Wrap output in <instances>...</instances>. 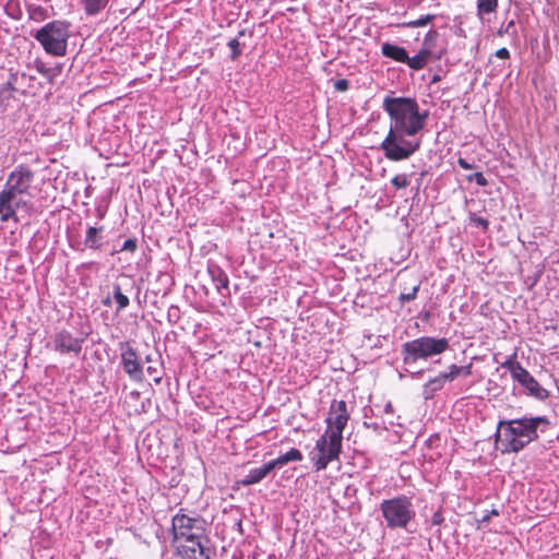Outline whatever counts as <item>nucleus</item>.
<instances>
[{
  "instance_id": "bb28decb",
  "label": "nucleus",
  "mask_w": 559,
  "mask_h": 559,
  "mask_svg": "<svg viewBox=\"0 0 559 559\" xmlns=\"http://www.w3.org/2000/svg\"><path fill=\"white\" fill-rule=\"evenodd\" d=\"M433 19H435V15L427 14V15H423L421 17H419L415 21L407 22L404 25L407 27H411V28L421 27V26L427 25L431 21H433Z\"/></svg>"
},
{
  "instance_id": "09e8293b",
  "label": "nucleus",
  "mask_w": 559,
  "mask_h": 559,
  "mask_svg": "<svg viewBox=\"0 0 559 559\" xmlns=\"http://www.w3.org/2000/svg\"><path fill=\"white\" fill-rule=\"evenodd\" d=\"M491 518V514L484 515L481 519L483 522H487Z\"/></svg>"
},
{
  "instance_id": "412c9836",
  "label": "nucleus",
  "mask_w": 559,
  "mask_h": 559,
  "mask_svg": "<svg viewBox=\"0 0 559 559\" xmlns=\"http://www.w3.org/2000/svg\"><path fill=\"white\" fill-rule=\"evenodd\" d=\"M498 0H477V16L483 17L497 11Z\"/></svg>"
},
{
  "instance_id": "dca6fc26",
  "label": "nucleus",
  "mask_w": 559,
  "mask_h": 559,
  "mask_svg": "<svg viewBox=\"0 0 559 559\" xmlns=\"http://www.w3.org/2000/svg\"><path fill=\"white\" fill-rule=\"evenodd\" d=\"M302 453L295 448H292L288 452L283 455H280L277 459L270 461L272 466L275 468H281L289 462H300L302 461Z\"/></svg>"
},
{
  "instance_id": "49530a36",
  "label": "nucleus",
  "mask_w": 559,
  "mask_h": 559,
  "mask_svg": "<svg viewBox=\"0 0 559 559\" xmlns=\"http://www.w3.org/2000/svg\"><path fill=\"white\" fill-rule=\"evenodd\" d=\"M37 70H38V72H40L44 75H46L48 73V69H46L43 63L37 67Z\"/></svg>"
},
{
  "instance_id": "e433bc0d",
  "label": "nucleus",
  "mask_w": 559,
  "mask_h": 559,
  "mask_svg": "<svg viewBox=\"0 0 559 559\" xmlns=\"http://www.w3.org/2000/svg\"><path fill=\"white\" fill-rule=\"evenodd\" d=\"M495 56L499 59H509L510 58V51L507 48H500L496 51Z\"/></svg>"
},
{
  "instance_id": "5701e85b",
  "label": "nucleus",
  "mask_w": 559,
  "mask_h": 559,
  "mask_svg": "<svg viewBox=\"0 0 559 559\" xmlns=\"http://www.w3.org/2000/svg\"><path fill=\"white\" fill-rule=\"evenodd\" d=\"M445 382L447 380L442 378V372L439 373L425 384V393L432 395L435 392L441 390Z\"/></svg>"
},
{
  "instance_id": "a878e982",
  "label": "nucleus",
  "mask_w": 559,
  "mask_h": 559,
  "mask_svg": "<svg viewBox=\"0 0 559 559\" xmlns=\"http://www.w3.org/2000/svg\"><path fill=\"white\" fill-rule=\"evenodd\" d=\"M383 412L386 416V419L382 420L383 429L388 430V426H394L395 425V416H394V408L391 402H388L383 408Z\"/></svg>"
},
{
  "instance_id": "7ed1b4c3",
  "label": "nucleus",
  "mask_w": 559,
  "mask_h": 559,
  "mask_svg": "<svg viewBox=\"0 0 559 559\" xmlns=\"http://www.w3.org/2000/svg\"><path fill=\"white\" fill-rule=\"evenodd\" d=\"M539 424H548L546 417H523L498 423L496 449L502 454L518 453L538 439Z\"/></svg>"
},
{
  "instance_id": "4c0bfd02",
  "label": "nucleus",
  "mask_w": 559,
  "mask_h": 559,
  "mask_svg": "<svg viewBox=\"0 0 559 559\" xmlns=\"http://www.w3.org/2000/svg\"><path fill=\"white\" fill-rule=\"evenodd\" d=\"M472 368H473L472 364H468L466 366H460V373L465 377H468L472 374Z\"/></svg>"
},
{
  "instance_id": "ea45409f",
  "label": "nucleus",
  "mask_w": 559,
  "mask_h": 559,
  "mask_svg": "<svg viewBox=\"0 0 559 559\" xmlns=\"http://www.w3.org/2000/svg\"><path fill=\"white\" fill-rule=\"evenodd\" d=\"M5 9H7L8 15L11 16L12 19L19 20L21 17L20 9H16V13L9 12V10L12 9V4L11 3H9Z\"/></svg>"
},
{
  "instance_id": "6e6552de",
  "label": "nucleus",
  "mask_w": 559,
  "mask_h": 559,
  "mask_svg": "<svg viewBox=\"0 0 559 559\" xmlns=\"http://www.w3.org/2000/svg\"><path fill=\"white\" fill-rule=\"evenodd\" d=\"M34 176V171L27 165H19L9 174L4 189L15 197L28 193Z\"/></svg>"
},
{
  "instance_id": "f704fd0d",
  "label": "nucleus",
  "mask_w": 559,
  "mask_h": 559,
  "mask_svg": "<svg viewBox=\"0 0 559 559\" xmlns=\"http://www.w3.org/2000/svg\"><path fill=\"white\" fill-rule=\"evenodd\" d=\"M147 373L153 376V380L155 383H159L162 380V374L158 372L156 366H148L146 369Z\"/></svg>"
},
{
  "instance_id": "20e7f679",
  "label": "nucleus",
  "mask_w": 559,
  "mask_h": 559,
  "mask_svg": "<svg viewBox=\"0 0 559 559\" xmlns=\"http://www.w3.org/2000/svg\"><path fill=\"white\" fill-rule=\"evenodd\" d=\"M71 24L63 20H53L32 33L46 53L63 57L67 53L68 40L71 36Z\"/></svg>"
},
{
  "instance_id": "3c124183",
  "label": "nucleus",
  "mask_w": 559,
  "mask_h": 559,
  "mask_svg": "<svg viewBox=\"0 0 559 559\" xmlns=\"http://www.w3.org/2000/svg\"><path fill=\"white\" fill-rule=\"evenodd\" d=\"M145 360H146L147 362H151V361H152L151 356H150V355H147V356L145 357Z\"/></svg>"
},
{
  "instance_id": "f3484780",
  "label": "nucleus",
  "mask_w": 559,
  "mask_h": 559,
  "mask_svg": "<svg viewBox=\"0 0 559 559\" xmlns=\"http://www.w3.org/2000/svg\"><path fill=\"white\" fill-rule=\"evenodd\" d=\"M102 230H103V227H88V229L86 230L84 245L87 248H91L94 250L99 249L102 246V239H103V237L100 235Z\"/></svg>"
},
{
  "instance_id": "a18cd8bd",
  "label": "nucleus",
  "mask_w": 559,
  "mask_h": 559,
  "mask_svg": "<svg viewBox=\"0 0 559 559\" xmlns=\"http://www.w3.org/2000/svg\"><path fill=\"white\" fill-rule=\"evenodd\" d=\"M178 311H179V310H178V308H176V307H171V308L169 309V311H168V317H169V319H170V318H173V317H177V318H178V316H177Z\"/></svg>"
},
{
  "instance_id": "c03bdc74",
  "label": "nucleus",
  "mask_w": 559,
  "mask_h": 559,
  "mask_svg": "<svg viewBox=\"0 0 559 559\" xmlns=\"http://www.w3.org/2000/svg\"><path fill=\"white\" fill-rule=\"evenodd\" d=\"M7 90H12V91L14 90L13 85H12L10 82H8V83L3 84V85L0 87V93H3V92H4V91H7Z\"/></svg>"
},
{
  "instance_id": "c9c22d12",
  "label": "nucleus",
  "mask_w": 559,
  "mask_h": 559,
  "mask_svg": "<svg viewBox=\"0 0 559 559\" xmlns=\"http://www.w3.org/2000/svg\"><path fill=\"white\" fill-rule=\"evenodd\" d=\"M334 87H335L336 91L345 92V91L348 90L349 83H348L347 80L341 79V80L335 81Z\"/></svg>"
},
{
  "instance_id": "7c9ffc66",
  "label": "nucleus",
  "mask_w": 559,
  "mask_h": 559,
  "mask_svg": "<svg viewBox=\"0 0 559 559\" xmlns=\"http://www.w3.org/2000/svg\"><path fill=\"white\" fill-rule=\"evenodd\" d=\"M460 374V366L451 365L448 372H442V378L451 382Z\"/></svg>"
},
{
  "instance_id": "de8ad7c7",
  "label": "nucleus",
  "mask_w": 559,
  "mask_h": 559,
  "mask_svg": "<svg viewBox=\"0 0 559 559\" xmlns=\"http://www.w3.org/2000/svg\"><path fill=\"white\" fill-rule=\"evenodd\" d=\"M97 215H98V217H99V218H103V217H104V215H105V212H104V211H102L100 209H98V210H97Z\"/></svg>"
},
{
  "instance_id": "1a4fd4ad",
  "label": "nucleus",
  "mask_w": 559,
  "mask_h": 559,
  "mask_svg": "<svg viewBox=\"0 0 559 559\" xmlns=\"http://www.w3.org/2000/svg\"><path fill=\"white\" fill-rule=\"evenodd\" d=\"M349 415L347 413V406L344 401H333L330 407V414L326 418V430L325 433L336 437L343 440V430L347 425Z\"/></svg>"
},
{
  "instance_id": "2eb2a0df",
  "label": "nucleus",
  "mask_w": 559,
  "mask_h": 559,
  "mask_svg": "<svg viewBox=\"0 0 559 559\" xmlns=\"http://www.w3.org/2000/svg\"><path fill=\"white\" fill-rule=\"evenodd\" d=\"M381 52L384 57L393 59L397 62L405 63V61H408V53L405 48L390 43H384L382 45Z\"/></svg>"
},
{
  "instance_id": "c85d7f7f",
  "label": "nucleus",
  "mask_w": 559,
  "mask_h": 559,
  "mask_svg": "<svg viewBox=\"0 0 559 559\" xmlns=\"http://www.w3.org/2000/svg\"><path fill=\"white\" fill-rule=\"evenodd\" d=\"M391 183L396 188V189H403V188H406L409 182H408V179H407V176L402 174V175H396L394 176L392 179H391Z\"/></svg>"
},
{
  "instance_id": "8fccbe9b",
  "label": "nucleus",
  "mask_w": 559,
  "mask_h": 559,
  "mask_svg": "<svg viewBox=\"0 0 559 559\" xmlns=\"http://www.w3.org/2000/svg\"><path fill=\"white\" fill-rule=\"evenodd\" d=\"M104 304H105V305H110V298H109V297H107V298L104 300Z\"/></svg>"
},
{
  "instance_id": "79ce46f5",
  "label": "nucleus",
  "mask_w": 559,
  "mask_h": 559,
  "mask_svg": "<svg viewBox=\"0 0 559 559\" xmlns=\"http://www.w3.org/2000/svg\"><path fill=\"white\" fill-rule=\"evenodd\" d=\"M457 163H459L460 167H462L463 169H472L473 168V166L464 158L460 157Z\"/></svg>"
},
{
  "instance_id": "cd10ccee",
  "label": "nucleus",
  "mask_w": 559,
  "mask_h": 559,
  "mask_svg": "<svg viewBox=\"0 0 559 559\" xmlns=\"http://www.w3.org/2000/svg\"><path fill=\"white\" fill-rule=\"evenodd\" d=\"M419 287H420V284L417 283L408 292L402 293L399 297L400 301L401 302H409V301L414 300L417 296Z\"/></svg>"
},
{
  "instance_id": "2f4dec72",
  "label": "nucleus",
  "mask_w": 559,
  "mask_h": 559,
  "mask_svg": "<svg viewBox=\"0 0 559 559\" xmlns=\"http://www.w3.org/2000/svg\"><path fill=\"white\" fill-rule=\"evenodd\" d=\"M228 46L231 49L230 58L233 60H236L241 53V50L239 48L240 47L239 40L237 38H233L231 40H229Z\"/></svg>"
},
{
  "instance_id": "9b49d317",
  "label": "nucleus",
  "mask_w": 559,
  "mask_h": 559,
  "mask_svg": "<svg viewBox=\"0 0 559 559\" xmlns=\"http://www.w3.org/2000/svg\"><path fill=\"white\" fill-rule=\"evenodd\" d=\"M83 343V337H76L66 329L56 332L52 336V348L61 355L79 356Z\"/></svg>"
},
{
  "instance_id": "f257e3e1",
  "label": "nucleus",
  "mask_w": 559,
  "mask_h": 559,
  "mask_svg": "<svg viewBox=\"0 0 559 559\" xmlns=\"http://www.w3.org/2000/svg\"><path fill=\"white\" fill-rule=\"evenodd\" d=\"M382 108L390 117V128L380 143V150L389 160L408 159L421 146V139L417 134L425 128L429 112H421L416 99L411 97L388 96L383 99Z\"/></svg>"
},
{
  "instance_id": "6ab92c4d",
  "label": "nucleus",
  "mask_w": 559,
  "mask_h": 559,
  "mask_svg": "<svg viewBox=\"0 0 559 559\" xmlns=\"http://www.w3.org/2000/svg\"><path fill=\"white\" fill-rule=\"evenodd\" d=\"M429 57L430 50L421 49L416 56L408 57V61H405V63L413 70H421L426 67Z\"/></svg>"
},
{
  "instance_id": "b1692460",
  "label": "nucleus",
  "mask_w": 559,
  "mask_h": 559,
  "mask_svg": "<svg viewBox=\"0 0 559 559\" xmlns=\"http://www.w3.org/2000/svg\"><path fill=\"white\" fill-rule=\"evenodd\" d=\"M114 298L118 304V312L126 309L130 304L129 298L124 294H122L119 285L114 286Z\"/></svg>"
},
{
  "instance_id": "c756f323",
  "label": "nucleus",
  "mask_w": 559,
  "mask_h": 559,
  "mask_svg": "<svg viewBox=\"0 0 559 559\" xmlns=\"http://www.w3.org/2000/svg\"><path fill=\"white\" fill-rule=\"evenodd\" d=\"M499 36L503 35H516L515 23L514 20L509 21L507 24L502 25L498 31Z\"/></svg>"
},
{
  "instance_id": "393cba45",
  "label": "nucleus",
  "mask_w": 559,
  "mask_h": 559,
  "mask_svg": "<svg viewBox=\"0 0 559 559\" xmlns=\"http://www.w3.org/2000/svg\"><path fill=\"white\" fill-rule=\"evenodd\" d=\"M515 358L516 354H514L513 356H511L501 364L502 368L510 371L512 378L523 368L522 365Z\"/></svg>"
},
{
  "instance_id": "603ef678",
  "label": "nucleus",
  "mask_w": 559,
  "mask_h": 559,
  "mask_svg": "<svg viewBox=\"0 0 559 559\" xmlns=\"http://www.w3.org/2000/svg\"><path fill=\"white\" fill-rule=\"evenodd\" d=\"M490 514L498 515V512H497V510H492V511L490 512Z\"/></svg>"
},
{
  "instance_id": "37998d69",
  "label": "nucleus",
  "mask_w": 559,
  "mask_h": 559,
  "mask_svg": "<svg viewBox=\"0 0 559 559\" xmlns=\"http://www.w3.org/2000/svg\"><path fill=\"white\" fill-rule=\"evenodd\" d=\"M367 427H371L373 430L378 431L379 429H383V424L373 423V424H367L365 423Z\"/></svg>"
},
{
  "instance_id": "a211bd4d",
  "label": "nucleus",
  "mask_w": 559,
  "mask_h": 559,
  "mask_svg": "<svg viewBox=\"0 0 559 559\" xmlns=\"http://www.w3.org/2000/svg\"><path fill=\"white\" fill-rule=\"evenodd\" d=\"M209 273L215 283V287L218 292H221L223 288H228V276L226 273L217 265H213L209 267Z\"/></svg>"
},
{
  "instance_id": "4468645a",
  "label": "nucleus",
  "mask_w": 559,
  "mask_h": 559,
  "mask_svg": "<svg viewBox=\"0 0 559 559\" xmlns=\"http://www.w3.org/2000/svg\"><path fill=\"white\" fill-rule=\"evenodd\" d=\"M273 469L274 467L272 466L271 462H267L260 467L251 469L239 483L242 486H251L258 484L264 479Z\"/></svg>"
},
{
  "instance_id": "9d476101",
  "label": "nucleus",
  "mask_w": 559,
  "mask_h": 559,
  "mask_svg": "<svg viewBox=\"0 0 559 559\" xmlns=\"http://www.w3.org/2000/svg\"><path fill=\"white\" fill-rule=\"evenodd\" d=\"M121 365L124 372L134 382H142L144 379L143 366L138 357L136 350L128 342L119 344Z\"/></svg>"
},
{
  "instance_id": "a19ab883",
  "label": "nucleus",
  "mask_w": 559,
  "mask_h": 559,
  "mask_svg": "<svg viewBox=\"0 0 559 559\" xmlns=\"http://www.w3.org/2000/svg\"><path fill=\"white\" fill-rule=\"evenodd\" d=\"M473 221L477 225L481 226L484 229H487V227H488V221L487 219H485L483 217H474Z\"/></svg>"
},
{
  "instance_id": "f03ea898",
  "label": "nucleus",
  "mask_w": 559,
  "mask_h": 559,
  "mask_svg": "<svg viewBox=\"0 0 559 559\" xmlns=\"http://www.w3.org/2000/svg\"><path fill=\"white\" fill-rule=\"evenodd\" d=\"M181 509L171 520L174 542L183 559H211L210 549L203 545L206 522L199 515L190 516Z\"/></svg>"
},
{
  "instance_id": "423d86ee",
  "label": "nucleus",
  "mask_w": 559,
  "mask_h": 559,
  "mask_svg": "<svg viewBox=\"0 0 559 559\" xmlns=\"http://www.w3.org/2000/svg\"><path fill=\"white\" fill-rule=\"evenodd\" d=\"M448 348L449 341L445 337L421 336L404 343L401 348V355L405 365L413 366L418 360H427L442 354Z\"/></svg>"
},
{
  "instance_id": "f8f14e48",
  "label": "nucleus",
  "mask_w": 559,
  "mask_h": 559,
  "mask_svg": "<svg viewBox=\"0 0 559 559\" xmlns=\"http://www.w3.org/2000/svg\"><path fill=\"white\" fill-rule=\"evenodd\" d=\"M21 205L31 207L26 201L17 199V197L3 189L0 192V221L4 223L11 219L14 223H19L17 209Z\"/></svg>"
},
{
  "instance_id": "58836bf2",
  "label": "nucleus",
  "mask_w": 559,
  "mask_h": 559,
  "mask_svg": "<svg viewBox=\"0 0 559 559\" xmlns=\"http://www.w3.org/2000/svg\"><path fill=\"white\" fill-rule=\"evenodd\" d=\"M443 522V516L440 512H436L431 518L432 525H440Z\"/></svg>"
},
{
  "instance_id": "39448f33",
  "label": "nucleus",
  "mask_w": 559,
  "mask_h": 559,
  "mask_svg": "<svg viewBox=\"0 0 559 559\" xmlns=\"http://www.w3.org/2000/svg\"><path fill=\"white\" fill-rule=\"evenodd\" d=\"M380 511L390 530H405L416 518V509L411 497L399 495L391 499H385L380 503Z\"/></svg>"
},
{
  "instance_id": "ddd939ff",
  "label": "nucleus",
  "mask_w": 559,
  "mask_h": 559,
  "mask_svg": "<svg viewBox=\"0 0 559 559\" xmlns=\"http://www.w3.org/2000/svg\"><path fill=\"white\" fill-rule=\"evenodd\" d=\"M519 382L531 396L544 401L549 396L548 391L525 369L522 368L513 378Z\"/></svg>"
},
{
  "instance_id": "72a5a7b5",
  "label": "nucleus",
  "mask_w": 559,
  "mask_h": 559,
  "mask_svg": "<svg viewBox=\"0 0 559 559\" xmlns=\"http://www.w3.org/2000/svg\"><path fill=\"white\" fill-rule=\"evenodd\" d=\"M468 180H475L478 186L485 187L487 186V179L481 173H475L468 176Z\"/></svg>"
},
{
  "instance_id": "aec40b11",
  "label": "nucleus",
  "mask_w": 559,
  "mask_h": 559,
  "mask_svg": "<svg viewBox=\"0 0 559 559\" xmlns=\"http://www.w3.org/2000/svg\"><path fill=\"white\" fill-rule=\"evenodd\" d=\"M108 2L109 0H81L85 13L90 16L98 14L106 8Z\"/></svg>"
},
{
  "instance_id": "0eeeda50",
  "label": "nucleus",
  "mask_w": 559,
  "mask_h": 559,
  "mask_svg": "<svg viewBox=\"0 0 559 559\" xmlns=\"http://www.w3.org/2000/svg\"><path fill=\"white\" fill-rule=\"evenodd\" d=\"M342 450V440L328 433H323L316 442L314 450L310 453L316 471H323L329 463L337 460Z\"/></svg>"
},
{
  "instance_id": "473e14b6",
  "label": "nucleus",
  "mask_w": 559,
  "mask_h": 559,
  "mask_svg": "<svg viewBox=\"0 0 559 559\" xmlns=\"http://www.w3.org/2000/svg\"><path fill=\"white\" fill-rule=\"evenodd\" d=\"M136 247H138L136 239H134V238H129V239H127V240L123 242V245H122V247H121L120 251H130V252H134V251L136 250Z\"/></svg>"
},
{
  "instance_id": "4be33fe9",
  "label": "nucleus",
  "mask_w": 559,
  "mask_h": 559,
  "mask_svg": "<svg viewBox=\"0 0 559 559\" xmlns=\"http://www.w3.org/2000/svg\"><path fill=\"white\" fill-rule=\"evenodd\" d=\"M27 13H28L29 20L37 22V23L43 22L48 19V11L41 5L29 4L27 7Z\"/></svg>"
}]
</instances>
